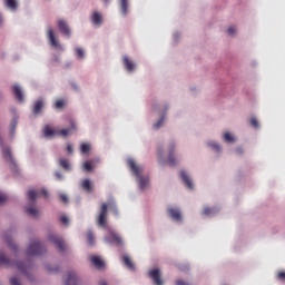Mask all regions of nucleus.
<instances>
[{"label":"nucleus","instance_id":"obj_1","mask_svg":"<svg viewBox=\"0 0 285 285\" xmlns=\"http://www.w3.org/2000/svg\"><path fill=\"white\" fill-rule=\"evenodd\" d=\"M108 208L114 213L117 217L119 216V209L117 208V204L114 200H109L108 203H102L99 209V215L97 217V224L100 228H106L108 226Z\"/></svg>","mask_w":285,"mask_h":285},{"label":"nucleus","instance_id":"obj_2","mask_svg":"<svg viewBox=\"0 0 285 285\" xmlns=\"http://www.w3.org/2000/svg\"><path fill=\"white\" fill-rule=\"evenodd\" d=\"M127 164L131 173L135 175V177H137L140 190H144L145 188H147L149 184V179L148 177L141 176V173H144V168L137 166V163H135V159L132 158H129Z\"/></svg>","mask_w":285,"mask_h":285},{"label":"nucleus","instance_id":"obj_3","mask_svg":"<svg viewBox=\"0 0 285 285\" xmlns=\"http://www.w3.org/2000/svg\"><path fill=\"white\" fill-rule=\"evenodd\" d=\"M43 253H46V247L39 240L31 242L27 248V255H29V257H35V255H43Z\"/></svg>","mask_w":285,"mask_h":285},{"label":"nucleus","instance_id":"obj_4","mask_svg":"<svg viewBox=\"0 0 285 285\" xmlns=\"http://www.w3.org/2000/svg\"><path fill=\"white\" fill-rule=\"evenodd\" d=\"M48 242H50L51 244H55V246L61 252L63 253V250H66V242H63V238H61L60 236H58L57 234H50L48 236Z\"/></svg>","mask_w":285,"mask_h":285},{"label":"nucleus","instance_id":"obj_5","mask_svg":"<svg viewBox=\"0 0 285 285\" xmlns=\"http://www.w3.org/2000/svg\"><path fill=\"white\" fill-rule=\"evenodd\" d=\"M39 195H42V197L45 199H48V190L46 189H41L40 193H38L37 190L35 189H31L27 193V196H28V199H30V202H36L37 200V197H39Z\"/></svg>","mask_w":285,"mask_h":285},{"label":"nucleus","instance_id":"obj_6","mask_svg":"<svg viewBox=\"0 0 285 285\" xmlns=\"http://www.w3.org/2000/svg\"><path fill=\"white\" fill-rule=\"evenodd\" d=\"M149 277L153 279L155 285H164V281L161 279V271L157 268L149 271Z\"/></svg>","mask_w":285,"mask_h":285},{"label":"nucleus","instance_id":"obj_7","mask_svg":"<svg viewBox=\"0 0 285 285\" xmlns=\"http://www.w3.org/2000/svg\"><path fill=\"white\" fill-rule=\"evenodd\" d=\"M48 39L52 48H59L60 50H62V47L61 45H59V40H57V37L55 36V31L52 29L48 30Z\"/></svg>","mask_w":285,"mask_h":285},{"label":"nucleus","instance_id":"obj_8","mask_svg":"<svg viewBox=\"0 0 285 285\" xmlns=\"http://www.w3.org/2000/svg\"><path fill=\"white\" fill-rule=\"evenodd\" d=\"M2 156L7 164L14 166V158L12 157V151L10 150V147H4L2 149Z\"/></svg>","mask_w":285,"mask_h":285},{"label":"nucleus","instance_id":"obj_9","mask_svg":"<svg viewBox=\"0 0 285 285\" xmlns=\"http://www.w3.org/2000/svg\"><path fill=\"white\" fill-rule=\"evenodd\" d=\"M58 28L61 32V35H65V37H70V27H68V22L65 20H59L58 21Z\"/></svg>","mask_w":285,"mask_h":285},{"label":"nucleus","instance_id":"obj_10","mask_svg":"<svg viewBox=\"0 0 285 285\" xmlns=\"http://www.w3.org/2000/svg\"><path fill=\"white\" fill-rule=\"evenodd\" d=\"M90 262L98 268V271H101V268L106 266V263H104V259L99 256H90Z\"/></svg>","mask_w":285,"mask_h":285},{"label":"nucleus","instance_id":"obj_11","mask_svg":"<svg viewBox=\"0 0 285 285\" xmlns=\"http://www.w3.org/2000/svg\"><path fill=\"white\" fill-rule=\"evenodd\" d=\"M167 164H169V166H177V160L175 159V145L174 144H171L169 146V155H168Z\"/></svg>","mask_w":285,"mask_h":285},{"label":"nucleus","instance_id":"obj_12","mask_svg":"<svg viewBox=\"0 0 285 285\" xmlns=\"http://www.w3.org/2000/svg\"><path fill=\"white\" fill-rule=\"evenodd\" d=\"M107 239L109 244H116L117 246H121V244H124L121 236H118L116 233H111Z\"/></svg>","mask_w":285,"mask_h":285},{"label":"nucleus","instance_id":"obj_13","mask_svg":"<svg viewBox=\"0 0 285 285\" xmlns=\"http://www.w3.org/2000/svg\"><path fill=\"white\" fill-rule=\"evenodd\" d=\"M168 213L171 219H174L175 222H181V212H179L178 208L171 207L168 209Z\"/></svg>","mask_w":285,"mask_h":285},{"label":"nucleus","instance_id":"obj_14","mask_svg":"<svg viewBox=\"0 0 285 285\" xmlns=\"http://www.w3.org/2000/svg\"><path fill=\"white\" fill-rule=\"evenodd\" d=\"M66 285H79V278H77V274H75V272H70L68 274Z\"/></svg>","mask_w":285,"mask_h":285},{"label":"nucleus","instance_id":"obj_15","mask_svg":"<svg viewBox=\"0 0 285 285\" xmlns=\"http://www.w3.org/2000/svg\"><path fill=\"white\" fill-rule=\"evenodd\" d=\"M12 92L18 101H23V91L19 85H13Z\"/></svg>","mask_w":285,"mask_h":285},{"label":"nucleus","instance_id":"obj_16","mask_svg":"<svg viewBox=\"0 0 285 285\" xmlns=\"http://www.w3.org/2000/svg\"><path fill=\"white\" fill-rule=\"evenodd\" d=\"M180 177H181V180L184 181L185 186H187V188L193 190V180L190 179L188 174H186V171H180Z\"/></svg>","mask_w":285,"mask_h":285},{"label":"nucleus","instance_id":"obj_17","mask_svg":"<svg viewBox=\"0 0 285 285\" xmlns=\"http://www.w3.org/2000/svg\"><path fill=\"white\" fill-rule=\"evenodd\" d=\"M27 215H30V217H39V209L35 207V205H29L26 207Z\"/></svg>","mask_w":285,"mask_h":285},{"label":"nucleus","instance_id":"obj_18","mask_svg":"<svg viewBox=\"0 0 285 285\" xmlns=\"http://www.w3.org/2000/svg\"><path fill=\"white\" fill-rule=\"evenodd\" d=\"M122 61L128 72H132V70H135V65L132 63V60H130L127 56L124 57Z\"/></svg>","mask_w":285,"mask_h":285},{"label":"nucleus","instance_id":"obj_19","mask_svg":"<svg viewBox=\"0 0 285 285\" xmlns=\"http://www.w3.org/2000/svg\"><path fill=\"white\" fill-rule=\"evenodd\" d=\"M72 130H77V126H75L73 122H71V128L70 129H61L57 131V135H60L61 137H68Z\"/></svg>","mask_w":285,"mask_h":285},{"label":"nucleus","instance_id":"obj_20","mask_svg":"<svg viewBox=\"0 0 285 285\" xmlns=\"http://www.w3.org/2000/svg\"><path fill=\"white\" fill-rule=\"evenodd\" d=\"M91 21L95 26H101L102 23V17L101 13L99 12H94V14L91 16Z\"/></svg>","mask_w":285,"mask_h":285},{"label":"nucleus","instance_id":"obj_21","mask_svg":"<svg viewBox=\"0 0 285 285\" xmlns=\"http://www.w3.org/2000/svg\"><path fill=\"white\" fill-rule=\"evenodd\" d=\"M120 12L121 14H124V17H126V14H128V0H120Z\"/></svg>","mask_w":285,"mask_h":285},{"label":"nucleus","instance_id":"obj_22","mask_svg":"<svg viewBox=\"0 0 285 285\" xmlns=\"http://www.w3.org/2000/svg\"><path fill=\"white\" fill-rule=\"evenodd\" d=\"M43 108V100H37L33 105V115H39Z\"/></svg>","mask_w":285,"mask_h":285},{"label":"nucleus","instance_id":"obj_23","mask_svg":"<svg viewBox=\"0 0 285 285\" xmlns=\"http://www.w3.org/2000/svg\"><path fill=\"white\" fill-rule=\"evenodd\" d=\"M122 262H124L125 266H127V268H129V271H135V264L132 263V261L130 259L129 256H124Z\"/></svg>","mask_w":285,"mask_h":285},{"label":"nucleus","instance_id":"obj_24","mask_svg":"<svg viewBox=\"0 0 285 285\" xmlns=\"http://www.w3.org/2000/svg\"><path fill=\"white\" fill-rule=\"evenodd\" d=\"M81 186L87 193H90L92 190V183L90 181V179L82 180Z\"/></svg>","mask_w":285,"mask_h":285},{"label":"nucleus","instance_id":"obj_25","mask_svg":"<svg viewBox=\"0 0 285 285\" xmlns=\"http://www.w3.org/2000/svg\"><path fill=\"white\" fill-rule=\"evenodd\" d=\"M58 130L50 128L49 126L45 127V137H55Z\"/></svg>","mask_w":285,"mask_h":285},{"label":"nucleus","instance_id":"obj_26","mask_svg":"<svg viewBox=\"0 0 285 285\" xmlns=\"http://www.w3.org/2000/svg\"><path fill=\"white\" fill-rule=\"evenodd\" d=\"M0 266H10V258H7L3 253H0Z\"/></svg>","mask_w":285,"mask_h":285},{"label":"nucleus","instance_id":"obj_27","mask_svg":"<svg viewBox=\"0 0 285 285\" xmlns=\"http://www.w3.org/2000/svg\"><path fill=\"white\" fill-rule=\"evenodd\" d=\"M4 3L10 10H17V0H4Z\"/></svg>","mask_w":285,"mask_h":285},{"label":"nucleus","instance_id":"obj_28","mask_svg":"<svg viewBox=\"0 0 285 285\" xmlns=\"http://www.w3.org/2000/svg\"><path fill=\"white\" fill-rule=\"evenodd\" d=\"M59 164H60L61 168H63L65 170H70V161H68V159L60 158Z\"/></svg>","mask_w":285,"mask_h":285},{"label":"nucleus","instance_id":"obj_29","mask_svg":"<svg viewBox=\"0 0 285 285\" xmlns=\"http://www.w3.org/2000/svg\"><path fill=\"white\" fill-rule=\"evenodd\" d=\"M76 57L78 59H83L86 57V51L81 47L76 48Z\"/></svg>","mask_w":285,"mask_h":285},{"label":"nucleus","instance_id":"obj_30","mask_svg":"<svg viewBox=\"0 0 285 285\" xmlns=\"http://www.w3.org/2000/svg\"><path fill=\"white\" fill-rule=\"evenodd\" d=\"M87 240L89 246H95V235L92 234V232L87 233Z\"/></svg>","mask_w":285,"mask_h":285},{"label":"nucleus","instance_id":"obj_31","mask_svg":"<svg viewBox=\"0 0 285 285\" xmlns=\"http://www.w3.org/2000/svg\"><path fill=\"white\" fill-rule=\"evenodd\" d=\"M80 151L82 153V155H86V154L90 153V145L89 144H82L80 146Z\"/></svg>","mask_w":285,"mask_h":285},{"label":"nucleus","instance_id":"obj_32","mask_svg":"<svg viewBox=\"0 0 285 285\" xmlns=\"http://www.w3.org/2000/svg\"><path fill=\"white\" fill-rule=\"evenodd\" d=\"M94 166H92V161L88 160L83 164V170H86V173H90V170H92Z\"/></svg>","mask_w":285,"mask_h":285},{"label":"nucleus","instance_id":"obj_33","mask_svg":"<svg viewBox=\"0 0 285 285\" xmlns=\"http://www.w3.org/2000/svg\"><path fill=\"white\" fill-rule=\"evenodd\" d=\"M63 106H66V101H63V99H59L55 104V108H57L58 110H61V108H63Z\"/></svg>","mask_w":285,"mask_h":285},{"label":"nucleus","instance_id":"obj_34","mask_svg":"<svg viewBox=\"0 0 285 285\" xmlns=\"http://www.w3.org/2000/svg\"><path fill=\"white\" fill-rule=\"evenodd\" d=\"M209 148H213L214 150H216V153H219V150H222V147H219V145L217 142H208Z\"/></svg>","mask_w":285,"mask_h":285},{"label":"nucleus","instance_id":"obj_35","mask_svg":"<svg viewBox=\"0 0 285 285\" xmlns=\"http://www.w3.org/2000/svg\"><path fill=\"white\" fill-rule=\"evenodd\" d=\"M276 279H278V282H285V272L284 271L278 272L276 275Z\"/></svg>","mask_w":285,"mask_h":285},{"label":"nucleus","instance_id":"obj_36","mask_svg":"<svg viewBox=\"0 0 285 285\" xmlns=\"http://www.w3.org/2000/svg\"><path fill=\"white\" fill-rule=\"evenodd\" d=\"M214 210L210 207H205L203 210V215H205L206 217H208V215H213Z\"/></svg>","mask_w":285,"mask_h":285},{"label":"nucleus","instance_id":"obj_37","mask_svg":"<svg viewBox=\"0 0 285 285\" xmlns=\"http://www.w3.org/2000/svg\"><path fill=\"white\" fill-rule=\"evenodd\" d=\"M224 139H225L226 141H228V142L235 141V138H234L233 135H230L229 132H226V134L224 135Z\"/></svg>","mask_w":285,"mask_h":285},{"label":"nucleus","instance_id":"obj_38","mask_svg":"<svg viewBox=\"0 0 285 285\" xmlns=\"http://www.w3.org/2000/svg\"><path fill=\"white\" fill-rule=\"evenodd\" d=\"M250 126H253V128H259V121H257V118L250 119Z\"/></svg>","mask_w":285,"mask_h":285},{"label":"nucleus","instance_id":"obj_39","mask_svg":"<svg viewBox=\"0 0 285 285\" xmlns=\"http://www.w3.org/2000/svg\"><path fill=\"white\" fill-rule=\"evenodd\" d=\"M164 117H161L155 125L154 128L159 129L160 126H164Z\"/></svg>","mask_w":285,"mask_h":285},{"label":"nucleus","instance_id":"obj_40","mask_svg":"<svg viewBox=\"0 0 285 285\" xmlns=\"http://www.w3.org/2000/svg\"><path fill=\"white\" fill-rule=\"evenodd\" d=\"M17 268L20 273H26V265L23 263H18Z\"/></svg>","mask_w":285,"mask_h":285},{"label":"nucleus","instance_id":"obj_41","mask_svg":"<svg viewBox=\"0 0 285 285\" xmlns=\"http://www.w3.org/2000/svg\"><path fill=\"white\" fill-rule=\"evenodd\" d=\"M6 202H8V196H6L3 193H0V205L6 204Z\"/></svg>","mask_w":285,"mask_h":285},{"label":"nucleus","instance_id":"obj_42","mask_svg":"<svg viewBox=\"0 0 285 285\" xmlns=\"http://www.w3.org/2000/svg\"><path fill=\"white\" fill-rule=\"evenodd\" d=\"M60 200L62 204H68V196H66V194H61L60 195Z\"/></svg>","mask_w":285,"mask_h":285},{"label":"nucleus","instance_id":"obj_43","mask_svg":"<svg viewBox=\"0 0 285 285\" xmlns=\"http://www.w3.org/2000/svg\"><path fill=\"white\" fill-rule=\"evenodd\" d=\"M235 32H236L235 27H229V28L227 29V33H228L230 37H233V35H235Z\"/></svg>","mask_w":285,"mask_h":285},{"label":"nucleus","instance_id":"obj_44","mask_svg":"<svg viewBox=\"0 0 285 285\" xmlns=\"http://www.w3.org/2000/svg\"><path fill=\"white\" fill-rule=\"evenodd\" d=\"M60 222H61V224H63L65 226H68L69 219L67 218V216H61V217H60Z\"/></svg>","mask_w":285,"mask_h":285},{"label":"nucleus","instance_id":"obj_45","mask_svg":"<svg viewBox=\"0 0 285 285\" xmlns=\"http://www.w3.org/2000/svg\"><path fill=\"white\" fill-rule=\"evenodd\" d=\"M17 128V118H14L11 122V132H14V129Z\"/></svg>","mask_w":285,"mask_h":285},{"label":"nucleus","instance_id":"obj_46","mask_svg":"<svg viewBox=\"0 0 285 285\" xmlns=\"http://www.w3.org/2000/svg\"><path fill=\"white\" fill-rule=\"evenodd\" d=\"M73 148H72V145L71 144H68L67 145V153L69 154V155H72V153H73Z\"/></svg>","mask_w":285,"mask_h":285},{"label":"nucleus","instance_id":"obj_47","mask_svg":"<svg viewBox=\"0 0 285 285\" xmlns=\"http://www.w3.org/2000/svg\"><path fill=\"white\" fill-rule=\"evenodd\" d=\"M236 153H237L238 155H242V153H244V150H243L242 148H238V149L236 150Z\"/></svg>","mask_w":285,"mask_h":285},{"label":"nucleus","instance_id":"obj_48","mask_svg":"<svg viewBox=\"0 0 285 285\" xmlns=\"http://www.w3.org/2000/svg\"><path fill=\"white\" fill-rule=\"evenodd\" d=\"M99 285H108V283H106V281H100Z\"/></svg>","mask_w":285,"mask_h":285},{"label":"nucleus","instance_id":"obj_49","mask_svg":"<svg viewBox=\"0 0 285 285\" xmlns=\"http://www.w3.org/2000/svg\"><path fill=\"white\" fill-rule=\"evenodd\" d=\"M56 177H57L58 179H61V174L56 173Z\"/></svg>","mask_w":285,"mask_h":285},{"label":"nucleus","instance_id":"obj_50","mask_svg":"<svg viewBox=\"0 0 285 285\" xmlns=\"http://www.w3.org/2000/svg\"><path fill=\"white\" fill-rule=\"evenodd\" d=\"M1 23H3V17H1V14H0V26H1Z\"/></svg>","mask_w":285,"mask_h":285},{"label":"nucleus","instance_id":"obj_51","mask_svg":"<svg viewBox=\"0 0 285 285\" xmlns=\"http://www.w3.org/2000/svg\"><path fill=\"white\" fill-rule=\"evenodd\" d=\"M158 155L159 157H161V149H158Z\"/></svg>","mask_w":285,"mask_h":285},{"label":"nucleus","instance_id":"obj_52","mask_svg":"<svg viewBox=\"0 0 285 285\" xmlns=\"http://www.w3.org/2000/svg\"><path fill=\"white\" fill-rule=\"evenodd\" d=\"M0 146H3V141H1V139H0Z\"/></svg>","mask_w":285,"mask_h":285},{"label":"nucleus","instance_id":"obj_53","mask_svg":"<svg viewBox=\"0 0 285 285\" xmlns=\"http://www.w3.org/2000/svg\"><path fill=\"white\" fill-rule=\"evenodd\" d=\"M105 1V3H108V1H110V0H104Z\"/></svg>","mask_w":285,"mask_h":285}]
</instances>
